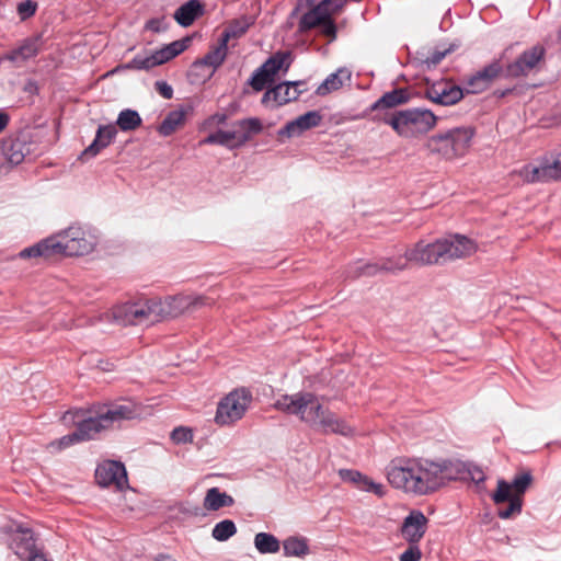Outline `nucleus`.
I'll use <instances>...</instances> for the list:
<instances>
[{"instance_id": "nucleus-30", "label": "nucleus", "mask_w": 561, "mask_h": 561, "mask_svg": "<svg viewBox=\"0 0 561 561\" xmlns=\"http://www.w3.org/2000/svg\"><path fill=\"white\" fill-rule=\"evenodd\" d=\"M228 55V44L219 37L218 43L213 47L203 59L195 61L194 67L208 66L214 70L222 65Z\"/></svg>"}, {"instance_id": "nucleus-40", "label": "nucleus", "mask_w": 561, "mask_h": 561, "mask_svg": "<svg viewBox=\"0 0 561 561\" xmlns=\"http://www.w3.org/2000/svg\"><path fill=\"white\" fill-rule=\"evenodd\" d=\"M533 483L530 471H523L514 477L511 484L512 496L523 499L524 493Z\"/></svg>"}, {"instance_id": "nucleus-44", "label": "nucleus", "mask_w": 561, "mask_h": 561, "mask_svg": "<svg viewBox=\"0 0 561 561\" xmlns=\"http://www.w3.org/2000/svg\"><path fill=\"white\" fill-rule=\"evenodd\" d=\"M359 491L368 492L377 495L378 497H383L386 495V488L382 483L374 481L371 478L366 476L358 488Z\"/></svg>"}, {"instance_id": "nucleus-56", "label": "nucleus", "mask_w": 561, "mask_h": 561, "mask_svg": "<svg viewBox=\"0 0 561 561\" xmlns=\"http://www.w3.org/2000/svg\"><path fill=\"white\" fill-rule=\"evenodd\" d=\"M447 53H448V50L434 51L431 56H428L424 60V62L427 65L428 68L435 67L443 60V58L446 56Z\"/></svg>"}, {"instance_id": "nucleus-60", "label": "nucleus", "mask_w": 561, "mask_h": 561, "mask_svg": "<svg viewBox=\"0 0 561 561\" xmlns=\"http://www.w3.org/2000/svg\"><path fill=\"white\" fill-rule=\"evenodd\" d=\"M154 561H175L171 556L169 554H159Z\"/></svg>"}, {"instance_id": "nucleus-27", "label": "nucleus", "mask_w": 561, "mask_h": 561, "mask_svg": "<svg viewBox=\"0 0 561 561\" xmlns=\"http://www.w3.org/2000/svg\"><path fill=\"white\" fill-rule=\"evenodd\" d=\"M316 126V111H310L298 118L287 123L284 128L279 129L278 138L295 137L301 135L305 130Z\"/></svg>"}, {"instance_id": "nucleus-58", "label": "nucleus", "mask_w": 561, "mask_h": 561, "mask_svg": "<svg viewBox=\"0 0 561 561\" xmlns=\"http://www.w3.org/2000/svg\"><path fill=\"white\" fill-rule=\"evenodd\" d=\"M27 561H50L39 550L26 559Z\"/></svg>"}, {"instance_id": "nucleus-1", "label": "nucleus", "mask_w": 561, "mask_h": 561, "mask_svg": "<svg viewBox=\"0 0 561 561\" xmlns=\"http://www.w3.org/2000/svg\"><path fill=\"white\" fill-rule=\"evenodd\" d=\"M458 470L448 460L397 456L385 467L387 482L410 496L433 494L456 478Z\"/></svg>"}, {"instance_id": "nucleus-9", "label": "nucleus", "mask_w": 561, "mask_h": 561, "mask_svg": "<svg viewBox=\"0 0 561 561\" xmlns=\"http://www.w3.org/2000/svg\"><path fill=\"white\" fill-rule=\"evenodd\" d=\"M190 38L174 41L150 55H136L124 68L129 70H149L180 55L188 47Z\"/></svg>"}, {"instance_id": "nucleus-31", "label": "nucleus", "mask_w": 561, "mask_h": 561, "mask_svg": "<svg viewBox=\"0 0 561 561\" xmlns=\"http://www.w3.org/2000/svg\"><path fill=\"white\" fill-rule=\"evenodd\" d=\"M409 101V93L405 89H394L386 92L373 105L371 111L393 108Z\"/></svg>"}, {"instance_id": "nucleus-50", "label": "nucleus", "mask_w": 561, "mask_h": 561, "mask_svg": "<svg viewBox=\"0 0 561 561\" xmlns=\"http://www.w3.org/2000/svg\"><path fill=\"white\" fill-rule=\"evenodd\" d=\"M37 9L36 2L32 0H25L19 3L18 5V13L21 18V20H26L27 18L35 14Z\"/></svg>"}, {"instance_id": "nucleus-14", "label": "nucleus", "mask_w": 561, "mask_h": 561, "mask_svg": "<svg viewBox=\"0 0 561 561\" xmlns=\"http://www.w3.org/2000/svg\"><path fill=\"white\" fill-rule=\"evenodd\" d=\"M424 96L442 106H451L463 98V90L450 81H437L427 84Z\"/></svg>"}, {"instance_id": "nucleus-37", "label": "nucleus", "mask_w": 561, "mask_h": 561, "mask_svg": "<svg viewBox=\"0 0 561 561\" xmlns=\"http://www.w3.org/2000/svg\"><path fill=\"white\" fill-rule=\"evenodd\" d=\"M239 128L238 131V144L243 145L247 142L253 134H259L262 130V124L259 118H245L236 123Z\"/></svg>"}, {"instance_id": "nucleus-3", "label": "nucleus", "mask_w": 561, "mask_h": 561, "mask_svg": "<svg viewBox=\"0 0 561 561\" xmlns=\"http://www.w3.org/2000/svg\"><path fill=\"white\" fill-rule=\"evenodd\" d=\"M478 250L477 243L462 234H451L433 242L420 240L407 248L411 263L426 266L468 257Z\"/></svg>"}, {"instance_id": "nucleus-6", "label": "nucleus", "mask_w": 561, "mask_h": 561, "mask_svg": "<svg viewBox=\"0 0 561 561\" xmlns=\"http://www.w3.org/2000/svg\"><path fill=\"white\" fill-rule=\"evenodd\" d=\"M438 117L426 108H408L394 113L386 121L401 137L425 134L437 125Z\"/></svg>"}, {"instance_id": "nucleus-12", "label": "nucleus", "mask_w": 561, "mask_h": 561, "mask_svg": "<svg viewBox=\"0 0 561 561\" xmlns=\"http://www.w3.org/2000/svg\"><path fill=\"white\" fill-rule=\"evenodd\" d=\"M526 183L549 182L560 180L552 154L541 157L536 163L523 165L514 171Z\"/></svg>"}, {"instance_id": "nucleus-42", "label": "nucleus", "mask_w": 561, "mask_h": 561, "mask_svg": "<svg viewBox=\"0 0 561 561\" xmlns=\"http://www.w3.org/2000/svg\"><path fill=\"white\" fill-rule=\"evenodd\" d=\"M283 548L286 556L301 557L308 551V546L304 539L288 538L284 541Z\"/></svg>"}, {"instance_id": "nucleus-34", "label": "nucleus", "mask_w": 561, "mask_h": 561, "mask_svg": "<svg viewBox=\"0 0 561 561\" xmlns=\"http://www.w3.org/2000/svg\"><path fill=\"white\" fill-rule=\"evenodd\" d=\"M233 502L227 493L220 492L218 488H211L206 492L204 507L207 511H218L221 507L231 506Z\"/></svg>"}, {"instance_id": "nucleus-11", "label": "nucleus", "mask_w": 561, "mask_h": 561, "mask_svg": "<svg viewBox=\"0 0 561 561\" xmlns=\"http://www.w3.org/2000/svg\"><path fill=\"white\" fill-rule=\"evenodd\" d=\"M546 49L541 45H535L523 51L513 62L506 67V76L511 78L526 77L537 72L545 64Z\"/></svg>"}, {"instance_id": "nucleus-4", "label": "nucleus", "mask_w": 561, "mask_h": 561, "mask_svg": "<svg viewBox=\"0 0 561 561\" xmlns=\"http://www.w3.org/2000/svg\"><path fill=\"white\" fill-rule=\"evenodd\" d=\"M476 129L471 126H456L430 136L424 147L430 156L446 162L465 158L472 146Z\"/></svg>"}, {"instance_id": "nucleus-48", "label": "nucleus", "mask_w": 561, "mask_h": 561, "mask_svg": "<svg viewBox=\"0 0 561 561\" xmlns=\"http://www.w3.org/2000/svg\"><path fill=\"white\" fill-rule=\"evenodd\" d=\"M171 439L176 444L188 443L193 439V433L190 428L180 426L172 431Z\"/></svg>"}, {"instance_id": "nucleus-15", "label": "nucleus", "mask_w": 561, "mask_h": 561, "mask_svg": "<svg viewBox=\"0 0 561 561\" xmlns=\"http://www.w3.org/2000/svg\"><path fill=\"white\" fill-rule=\"evenodd\" d=\"M64 256L67 255L60 233L46 238L19 253L21 259L42 257L44 260H58Z\"/></svg>"}, {"instance_id": "nucleus-13", "label": "nucleus", "mask_w": 561, "mask_h": 561, "mask_svg": "<svg viewBox=\"0 0 561 561\" xmlns=\"http://www.w3.org/2000/svg\"><path fill=\"white\" fill-rule=\"evenodd\" d=\"M1 530L12 537L10 549H12L21 560H25L38 551L35 546L33 531L30 528L12 524L2 527Z\"/></svg>"}, {"instance_id": "nucleus-46", "label": "nucleus", "mask_w": 561, "mask_h": 561, "mask_svg": "<svg viewBox=\"0 0 561 561\" xmlns=\"http://www.w3.org/2000/svg\"><path fill=\"white\" fill-rule=\"evenodd\" d=\"M501 71H502L501 64L499 61H493L490 65L485 66L480 71H478V73L490 87V84L493 82V80L499 77Z\"/></svg>"}, {"instance_id": "nucleus-35", "label": "nucleus", "mask_w": 561, "mask_h": 561, "mask_svg": "<svg viewBox=\"0 0 561 561\" xmlns=\"http://www.w3.org/2000/svg\"><path fill=\"white\" fill-rule=\"evenodd\" d=\"M238 131L230 130H217L214 134L208 135L206 138L199 141V145H221L229 148L240 146L238 144Z\"/></svg>"}, {"instance_id": "nucleus-16", "label": "nucleus", "mask_w": 561, "mask_h": 561, "mask_svg": "<svg viewBox=\"0 0 561 561\" xmlns=\"http://www.w3.org/2000/svg\"><path fill=\"white\" fill-rule=\"evenodd\" d=\"M60 234L68 256L85 255L94 248L92 238L80 227H70Z\"/></svg>"}, {"instance_id": "nucleus-61", "label": "nucleus", "mask_w": 561, "mask_h": 561, "mask_svg": "<svg viewBox=\"0 0 561 561\" xmlns=\"http://www.w3.org/2000/svg\"><path fill=\"white\" fill-rule=\"evenodd\" d=\"M213 118L217 119L218 123H224L226 121V115H215Z\"/></svg>"}, {"instance_id": "nucleus-25", "label": "nucleus", "mask_w": 561, "mask_h": 561, "mask_svg": "<svg viewBox=\"0 0 561 561\" xmlns=\"http://www.w3.org/2000/svg\"><path fill=\"white\" fill-rule=\"evenodd\" d=\"M193 113L191 105L181 106L178 110L171 111L163 122L160 124L158 131L162 136H170L179 128L184 126L186 117Z\"/></svg>"}, {"instance_id": "nucleus-23", "label": "nucleus", "mask_w": 561, "mask_h": 561, "mask_svg": "<svg viewBox=\"0 0 561 561\" xmlns=\"http://www.w3.org/2000/svg\"><path fill=\"white\" fill-rule=\"evenodd\" d=\"M290 20L297 21L300 34L313 30L316 27V0H298L290 14Z\"/></svg>"}, {"instance_id": "nucleus-20", "label": "nucleus", "mask_w": 561, "mask_h": 561, "mask_svg": "<svg viewBox=\"0 0 561 561\" xmlns=\"http://www.w3.org/2000/svg\"><path fill=\"white\" fill-rule=\"evenodd\" d=\"M318 431L323 434H336L344 437L356 435V428L346 420L332 412H320L318 405Z\"/></svg>"}, {"instance_id": "nucleus-10", "label": "nucleus", "mask_w": 561, "mask_h": 561, "mask_svg": "<svg viewBox=\"0 0 561 561\" xmlns=\"http://www.w3.org/2000/svg\"><path fill=\"white\" fill-rule=\"evenodd\" d=\"M37 145L26 134L11 135L0 144V150L12 164H20L36 157Z\"/></svg>"}, {"instance_id": "nucleus-39", "label": "nucleus", "mask_w": 561, "mask_h": 561, "mask_svg": "<svg viewBox=\"0 0 561 561\" xmlns=\"http://www.w3.org/2000/svg\"><path fill=\"white\" fill-rule=\"evenodd\" d=\"M254 545L261 553H275L279 550V541L277 538L267 533L256 534Z\"/></svg>"}, {"instance_id": "nucleus-22", "label": "nucleus", "mask_w": 561, "mask_h": 561, "mask_svg": "<svg viewBox=\"0 0 561 561\" xmlns=\"http://www.w3.org/2000/svg\"><path fill=\"white\" fill-rule=\"evenodd\" d=\"M427 518L420 511H412L403 520L401 535L409 543H416L424 537Z\"/></svg>"}, {"instance_id": "nucleus-55", "label": "nucleus", "mask_w": 561, "mask_h": 561, "mask_svg": "<svg viewBox=\"0 0 561 561\" xmlns=\"http://www.w3.org/2000/svg\"><path fill=\"white\" fill-rule=\"evenodd\" d=\"M146 28L159 33L167 28V23L164 19H152L146 23Z\"/></svg>"}, {"instance_id": "nucleus-36", "label": "nucleus", "mask_w": 561, "mask_h": 561, "mask_svg": "<svg viewBox=\"0 0 561 561\" xmlns=\"http://www.w3.org/2000/svg\"><path fill=\"white\" fill-rule=\"evenodd\" d=\"M330 2H318V34L329 37L330 42L336 38V25L333 19L323 16L325 5Z\"/></svg>"}, {"instance_id": "nucleus-59", "label": "nucleus", "mask_w": 561, "mask_h": 561, "mask_svg": "<svg viewBox=\"0 0 561 561\" xmlns=\"http://www.w3.org/2000/svg\"><path fill=\"white\" fill-rule=\"evenodd\" d=\"M553 163H556V169L561 179V151L557 154H552Z\"/></svg>"}, {"instance_id": "nucleus-62", "label": "nucleus", "mask_w": 561, "mask_h": 561, "mask_svg": "<svg viewBox=\"0 0 561 561\" xmlns=\"http://www.w3.org/2000/svg\"><path fill=\"white\" fill-rule=\"evenodd\" d=\"M69 414H70V412H66L64 417L67 419Z\"/></svg>"}, {"instance_id": "nucleus-2", "label": "nucleus", "mask_w": 561, "mask_h": 561, "mask_svg": "<svg viewBox=\"0 0 561 561\" xmlns=\"http://www.w3.org/2000/svg\"><path fill=\"white\" fill-rule=\"evenodd\" d=\"M202 304V298L188 301L186 297L140 298L117 305L112 309L115 322L122 325L152 324L164 318H174L181 314L191 305Z\"/></svg>"}, {"instance_id": "nucleus-43", "label": "nucleus", "mask_w": 561, "mask_h": 561, "mask_svg": "<svg viewBox=\"0 0 561 561\" xmlns=\"http://www.w3.org/2000/svg\"><path fill=\"white\" fill-rule=\"evenodd\" d=\"M274 82V78L270 77L262 67H259L252 75L249 84L256 92L262 91L270 83Z\"/></svg>"}, {"instance_id": "nucleus-47", "label": "nucleus", "mask_w": 561, "mask_h": 561, "mask_svg": "<svg viewBox=\"0 0 561 561\" xmlns=\"http://www.w3.org/2000/svg\"><path fill=\"white\" fill-rule=\"evenodd\" d=\"M489 88L486 82L480 77V75L477 72L472 77H470L466 82V90L468 93H481L485 91Z\"/></svg>"}, {"instance_id": "nucleus-51", "label": "nucleus", "mask_w": 561, "mask_h": 561, "mask_svg": "<svg viewBox=\"0 0 561 561\" xmlns=\"http://www.w3.org/2000/svg\"><path fill=\"white\" fill-rule=\"evenodd\" d=\"M321 2H330V4L325 5L323 16L327 19H333V16L343 9L346 0H322Z\"/></svg>"}, {"instance_id": "nucleus-38", "label": "nucleus", "mask_w": 561, "mask_h": 561, "mask_svg": "<svg viewBox=\"0 0 561 561\" xmlns=\"http://www.w3.org/2000/svg\"><path fill=\"white\" fill-rule=\"evenodd\" d=\"M142 119L137 111L126 108L123 110L117 117L116 125L123 131L135 130L141 126Z\"/></svg>"}, {"instance_id": "nucleus-32", "label": "nucleus", "mask_w": 561, "mask_h": 561, "mask_svg": "<svg viewBox=\"0 0 561 561\" xmlns=\"http://www.w3.org/2000/svg\"><path fill=\"white\" fill-rule=\"evenodd\" d=\"M203 5L198 0H190L181 5L174 13L175 21L182 26H190L202 14Z\"/></svg>"}, {"instance_id": "nucleus-57", "label": "nucleus", "mask_w": 561, "mask_h": 561, "mask_svg": "<svg viewBox=\"0 0 561 561\" xmlns=\"http://www.w3.org/2000/svg\"><path fill=\"white\" fill-rule=\"evenodd\" d=\"M9 121V115L5 112L0 111V133L8 126Z\"/></svg>"}, {"instance_id": "nucleus-21", "label": "nucleus", "mask_w": 561, "mask_h": 561, "mask_svg": "<svg viewBox=\"0 0 561 561\" xmlns=\"http://www.w3.org/2000/svg\"><path fill=\"white\" fill-rule=\"evenodd\" d=\"M492 500L495 504L508 502V506L506 508L499 510L497 512L499 517L502 519H507L522 512L523 499L512 496L511 484L503 479L497 481V488L492 494Z\"/></svg>"}, {"instance_id": "nucleus-45", "label": "nucleus", "mask_w": 561, "mask_h": 561, "mask_svg": "<svg viewBox=\"0 0 561 561\" xmlns=\"http://www.w3.org/2000/svg\"><path fill=\"white\" fill-rule=\"evenodd\" d=\"M339 476L344 482L352 484L356 489L359 488L364 478L366 477V474L354 469H341L339 470Z\"/></svg>"}, {"instance_id": "nucleus-5", "label": "nucleus", "mask_w": 561, "mask_h": 561, "mask_svg": "<svg viewBox=\"0 0 561 561\" xmlns=\"http://www.w3.org/2000/svg\"><path fill=\"white\" fill-rule=\"evenodd\" d=\"M92 412L93 415L76 422L75 432L80 442L95 439L100 433L113 428L124 420L134 419L137 414L130 402L99 405Z\"/></svg>"}, {"instance_id": "nucleus-8", "label": "nucleus", "mask_w": 561, "mask_h": 561, "mask_svg": "<svg viewBox=\"0 0 561 561\" xmlns=\"http://www.w3.org/2000/svg\"><path fill=\"white\" fill-rule=\"evenodd\" d=\"M252 400L250 391L237 389L228 393L217 407L215 422L219 425H230L240 420Z\"/></svg>"}, {"instance_id": "nucleus-33", "label": "nucleus", "mask_w": 561, "mask_h": 561, "mask_svg": "<svg viewBox=\"0 0 561 561\" xmlns=\"http://www.w3.org/2000/svg\"><path fill=\"white\" fill-rule=\"evenodd\" d=\"M252 24V19L248 16L234 19L228 23V25L221 33L220 38L222 39V42L228 44V42L231 38H239L243 36Z\"/></svg>"}, {"instance_id": "nucleus-29", "label": "nucleus", "mask_w": 561, "mask_h": 561, "mask_svg": "<svg viewBox=\"0 0 561 561\" xmlns=\"http://www.w3.org/2000/svg\"><path fill=\"white\" fill-rule=\"evenodd\" d=\"M293 62L291 53L280 50L273 54L261 67L263 70L275 79L279 71H287Z\"/></svg>"}, {"instance_id": "nucleus-52", "label": "nucleus", "mask_w": 561, "mask_h": 561, "mask_svg": "<svg viewBox=\"0 0 561 561\" xmlns=\"http://www.w3.org/2000/svg\"><path fill=\"white\" fill-rule=\"evenodd\" d=\"M422 551L416 543H409V548L401 553L400 561H420Z\"/></svg>"}, {"instance_id": "nucleus-26", "label": "nucleus", "mask_w": 561, "mask_h": 561, "mask_svg": "<svg viewBox=\"0 0 561 561\" xmlns=\"http://www.w3.org/2000/svg\"><path fill=\"white\" fill-rule=\"evenodd\" d=\"M116 135L117 129L115 125L99 126L93 142L82 152V157H95L102 149L110 146Z\"/></svg>"}, {"instance_id": "nucleus-19", "label": "nucleus", "mask_w": 561, "mask_h": 561, "mask_svg": "<svg viewBox=\"0 0 561 561\" xmlns=\"http://www.w3.org/2000/svg\"><path fill=\"white\" fill-rule=\"evenodd\" d=\"M301 84L298 81L279 83L264 93L262 103L266 106L278 107L295 101L301 93V90H298Z\"/></svg>"}, {"instance_id": "nucleus-53", "label": "nucleus", "mask_w": 561, "mask_h": 561, "mask_svg": "<svg viewBox=\"0 0 561 561\" xmlns=\"http://www.w3.org/2000/svg\"><path fill=\"white\" fill-rule=\"evenodd\" d=\"M154 89L164 99L169 100V99H172V96H173V89L165 81H157L154 83Z\"/></svg>"}, {"instance_id": "nucleus-18", "label": "nucleus", "mask_w": 561, "mask_h": 561, "mask_svg": "<svg viewBox=\"0 0 561 561\" xmlns=\"http://www.w3.org/2000/svg\"><path fill=\"white\" fill-rule=\"evenodd\" d=\"M411 261L407 257V250L403 255L381 259L376 263H365L356 267L354 276H374L380 272L396 273L408 268Z\"/></svg>"}, {"instance_id": "nucleus-28", "label": "nucleus", "mask_w": 561, "mask_h": 561, "mask_svg": "<svg viewBox=\"0 0 561 561\" xmlns=\"http://www.w3.org/2000/svg\"><path fill=\"white\" fill-rule=\"evenodd\" d=\"M352 72L345 68H339L335 72L328 76L324 81L318 85V94L327 95L340 90L346 82H350Z\"/></svg>"}, {"instance_id": "nucleus-17", "label": "nucleus", "mask_w": 561, "mask_h": 561, "mask_svg": "<svg viewBox=\"0 0 561 561\" xmlns=\"http://www.w3.org/2000/svg\"><path fill=\"white\" fill-rule=\"evenodd\" d=\"M95 479L102 486L114 485L117 490H123L127 484V472L122 462L107 460L98 466Z\"/></svg>"}, {"instance_id": "nucleus-54", "label": "nucleus", "mask_w": 561, "mask_h": 561, "mask_svg": "<svg viewBox=\"0 0 561 561\" xmlns=\"http://www.w3.org/2000/svg\"><path fill=\"white\" fill-rule=\"evenodd\" d=\"M469 478L477 484L485 480L483 470L477 466H469L467 469Z\"/></svg>"}, {"instance_id": "nucleus-41", "label": "nucleus", "mask_w": 561, "mask_h": 561, "mask_svg": "<svg viewBox=\"0 0 561 561\" xmlns=\"http://www.w3.org/2000/svg\"><path fill=\"white\" fill-rule=\"evenodd\" d=\"M237 533L234 523L230 519H224L215 525L211 535L218 541H226Z\"/></svg>"}, {"instance_id": "nucleus-7", "label": "nucleus", "mask_w": 561, "mask_h": 561, "mask_svg": "<svg viewBox=\"0 0 561 561\" xmlns=\"http://www.w3.org/2000/svg\"><path fill=\"white\" fill-rule=\"evenodd\" d=\"M274 408L287 414L296 415L306 423L316 421V396L312 392L299 391L280 396L275 401Z\"/></svg>"}, {"instance_id": "nucleus-24", "label": "nucleus", "mask_w": 561, "mask_h": 561, "mask_svg": "<svg viewBox=\"0 0 561 561\" xmlns=\"http://www.w3.org/2000/svg\"><path fill=\"white\" fill-rule=\"evenodd\" d=\"M41 50L39 37H30L22 42V44L5 53L2 57L3 60H9L20 66L26 60L35 57Z\"/></svg>"}, {"instance_id": "nucleus-49", "label": "nucleus", "mask_w": 561, "mask_h": 561, "mask_svg": "<svg viewBox=\"0 0 561 561\" xmlns=\"http://www.w3.org/2000/svg\"><path fill=\"white\" fill-rule=\"evenodd\" d=\"M81 443L76 434V432L65 435L61 438L51 442L49 444V447L55 448L57 450H61L64 448H67L73 444Z\"/></svg>"}]
</instances>
